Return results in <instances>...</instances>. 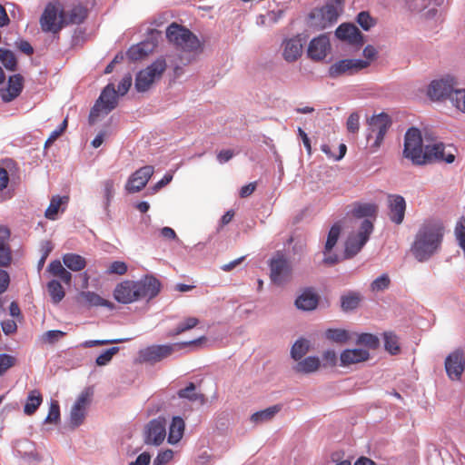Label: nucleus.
Wrapping results in <instances>:
<instances>
[{
  "label": "nucleus",
  "instance_id": "58836bf2",
  "mask_svg": "<svg viewBox=\"0 0 465 465\" xmlns=\"http://www.w3.org/2000/svg\"><path fill=\"white\" fill-rule=\"evenodd\" d=\"M144 69L139 71L135 76L134 87L137 92H146L155 81Z\"/></svg>",
  "mask_w": 465,
  "mask_h": 465
},
{
  "label": "nucleus",
  "instance_id": "7c9ffc66",
  "mask_svg": "<svg viewBox=\"0 0 465 465\" xmlns=\"http://www.w3.org/2000/svg\"><path fill=\"white\" fill-rule=\"evenodd\" d=\"M185 423L180 416H174L169 426L167 441L169 444L174 445L183 438Z\"/></svg>",
  "mask_w": 465,
  "mask_h": 465
},
{
  "label": "nucleus",
  "instance_id": "4be33fe9",
  "mask_svg": "<svg viewBox=\"0 0 465 465\" xmlns=\"http://www.w3.org/2000/svg\"><path fill=\"white\" fill-rule=\"evenodd\" d=\"M306 39L302 35H297L283 43V58L287 62L296 61L302 54L303 45Z\"/></svg>",
  "mask_w": 465,
  "mask_h": 465
},
{
  "label": "nucleus",
  "instance_id": "a211bd4d",
  "mask_svg": "<svg viewBox=\"0 0 465 465\" xmlns=\"http://www.w3.org/2000/svg\"><path fill=\"white\" fill-rule=\"evenodd\" d=\"M331 50V43L327 35L322 34L311 40L307 49V55L312 60L322 61Z\"/></svg>",
  "mask_w": 465,
  "mask_h": 465
},
{
  "label": "nucleus",
  "instance_id": "6ab92c4d",
  "mask_svg": "<svg viewBox=\"0 0 465 465\" xmlns=\"http://www.w3.org/2000/svg\"><path fill=\"white\" fill-rule=\"evenodd\" d=\"M364 301L363 294L357 290H344L339 299L340 309L343 313L356 312Z\"/></svg>",
  "mask_w": 465,
  "mask_h": 465
},
{
  "label": "nucleus",
  "instance_id": "f257e3e1",
  "mask_svg": "<svg viewBox=\"0 0 465 465\" xmlns=\"http://www.w3.org/2000/svg\"><path fill=\"white\" fill-rule=\"evenodd\" d=\"M404 158L411 161L414 165H426L433 163H452L456 156L452 153H446L442 142L424 145L421 131L414 126L410 127L404 135Z\"/></svg>",
  "mask_w": 465,
  "mask_h": 465
},
{
  "label": "nucleus",
  "instance_id": "412c9836",
  "mask_svg": "<svg viewBox=\"0 0 465 465\" xmlns=\"http://www.w3.org/2000/svg\"><path fill=\"white\" fill-rule=\"evenodd\" d=\"M388 208L390 220L395 224H401L405 216V199L400 194H390L388 196Z\"/></svg>",
  "mask_w": 465,
  "mask_h": 465
},
{
  "label": "nucleus",
  "instance_id": "603ef678",
  "mask_svg": "<svg viewBox=\"0 0 465 465\" xmlns=\"http://www.w3.org/2000/svg\"><path fill=\"white\" fill-rule=\"evenodd\" d=\"M60 421V405L57 401L51 400L49 411L45 419L46 424H57Z\"/></svg>",
  "mask_w": 465,
  "mask_h": 465
},
{
  "label": "nucleus",
  "instance_id": "6e6552de",
  "mask_svg": "<svg viewBox=\"0 0 465 465\" xmlns=\"http://www.w3.org/2000/svg\"><path fill=\"white\" fill-rule=\"evenodd\" d=\"M391 125V119L386 113H381L378 115L371 117L369 121L366 139L370 142L373 135H375V140L373 143L371 144L372 149H377L381 146Z\"/></svg>",
  "mask_w": 465,
  "mask_h": 465
},
{
  "label": "nucleus",
  "instance_id": "e2e57ef3",
  "mask_svg": "<svg viewBox=\"0 0 465 465\" xmlns=\"http://www.w3.org/2000/svg\"><path fill=\"white\" fill-rule=\"evenodd\" d=\"M132 75L131 74H126L123 78L122 80L119 82L118 84V86H117V96L118 95H124L130 89L131 85H132Z\"/></svg>",
  "mask_w": 465,
  "mask_h": 465
},
{
  "label": "nucleus",
  "instance_id": "a878e982",
  "mask_svg": "<svg viewBox=\"0 0 465 465\" xmlns=\"http://www.w3.org/2000/svg\"><path fill=\"white\" fill-rule=\"evenodd\" d=\"M16 456L24 460L30 465L40 462L42 458L35 450V444L28 440H19L17 442V449L15 450Z\"/></svg>",
  "mask_w": 465,
  "mask_h": 465
},
{
  "label": "nucleus",
  "instance_id": "e433bc0d",
  "mask_svg": "<svg viewBox=\"0 0 465 465\" xmlns=\"http://www.w3.org/2000/svg\"><path fill=\"white\" fill-rule=\"evenodd\" d=\"M320 359L317 356H308L299 361L295 366V371L302 373H311L320 367Z\"/></svg>",
  "mask_w": 465,
  "mask_h": 465
},
{
  "label": "nucleus",
  "instance_id": "f3484780",
  "mask_svg": "<svg viewBox=\"0 0 465 465\" xmlns=\"http://www.w3.org/2000/svg\"><path fill=\"white\" fill-rule=\"evenodd\" d=\"M59 14L60 12L54 5H47L40 18L41 27L44 32L55 34L64 26V24L61 23Z\"/></svg>",
  "mask_w": 465,
  "mask_h": 465
},
{
  "label": "nucleus",
  "instance_id": "2f4dec72",
  "mask_svg": "<svg viewBox=\"0 0 465 465\" xmlns=\"http://www.w3.org/2000/svg\"><path fill=\"white\" fill-rule=\"evenodd\" d=\"M351 214L356 218H376L377 215V205L371 203H355L354 207L351 211Z\"/></svg>",
  "mask_w": 465,
  "mask_h": 465
},
{
  "label": "nucleus",
  "instance_id": "4d7b16f0",
  "mask_svg": "<svg viewBox=\"0 0 465 465\" xmlns=\"http://www.w3.org/2000/svg\"><path fill=\"white\" fill-rule=\"evenodd\" d=\"M16 358L8 353L0 354V376L16 364Z\"/></svg>",
  "mask_w": 465,
  "mask_h": 465
},
{
  "label": "nucleus",
  "instance_id": "423d86ee",
  "mask_svg": "<svg viewBox=\"0 0 465 465\" xmlns=\"http://www.w3.org/2000/svg\"><path fill=\"white\" fill-rule=\"evenodd\" d=\"M373 229V221L365 219L361 223L358 232L354 235H350L345 242V259H351L361 252L369 241Z\"/></svg>",
  "mask_w": 465,
  "mask_h": 465
},
{
  "label": "nucleus",
  "instance_id": "4c0bfd02",
  "mask_svg": "<svg viewBox=\"0 0 465 465\" xmlns=\"http://www.w3.org/2000/svg\"><path fill=\"white\" fill-rule=\"evenodd\" d=\"M324 337L332 342L344 344L350 340V333L344 329L329 328L325 331Z\"/></svg>",
  "mask_w": 465,
  "mask_h": 465
},
{
  "label": "nucleus",
  "instance_id": "39448f33",
  "mask_svg": "<svg viewBox=\"0 0 465 465\" xmlns=\"http://www.w3.org/2000/svg\"><path fill=\"white\" fill-rule=\"evenodd\" d=\"M204 339V337H201L190 341L147 346L146 348L139 351V360L142 362L154 364L169 357L174 351L184 349L185 347L193 344H197Z\"/></svg>",
  "mask_w": 465,
  "mask_h": 465
},
{
  "label": "nucleus",
  "instance_id": "de8ad7c7",
  "mask_svg": "<svg viewBox=\"0 0 465 465\" xmlns=\"http://www.w3.org/2000/svg\"><path fill=\"white\" fill-rule=\"evenodd\" d=\"M309 351V341L305 339H298L292 347L291 356L293 360H301Z\"/></svg>",
  "mask_w": 465,
  "mask_h": 465
},
{
  "label": "nucleus",
  "instance_id": "a18cd8bd",
  "mask_svg": "<svg viewBox=\"0 0 465 465\" xmlns=\"http://www.w3.org/2000/svg\"><path fill=\"white\" fill-rule=\"evenodd\" d=\"M0 62L8 71L15 72L17 69V59L9 49L0 48Z\"/></svg>",
  "mask_w": 465,
  "mask_h": 465
},
{
  "label": "nucleus",
  "instance_id": "338daca9",
  "mask_svg": "<svg viewBox=\"0 0 465 465\" xmlns=\"http://www.w3.org/2000/svg\"><path fill=\"white\" fill-rule=\"evenodd\" d=\"M360 115L358 113H352L347 119V129L350 133L355 134L359 131L360 127Z\"/></svg>",
  "mask_w": 465,
  "mask_h": 465
},
{
  "label": "nucleus",
  "instance_id": "c9c22d12",
  "mask_svg": "<svg viewBox=\"0 0 465 465\" xmlns=\"http://www.w3.org/2000/svg\"><path fill=\"white\" fill-rule=\"evenodd\" d=\"M64 264L73 272H80L86 266V260L84 257L76 253H65L63 256Z\"/></svg>",
  "mask_w": 465,
  "mask_h": 465
},
{
  "label": "nucleus",
  "instance_id": "6e6d98bb",
  "mask_svg": "<svg viewBox=\"0 0 465 465\" xmlns=\"http://www.w3.org/2000/svg\"><path fill=\"white\" fill-rule=\"evenodd\" d=\"M455 237L459 246L464 252L465 254V218L460 217L455 226L454 230Z\"/></svg>",
  "mask_w": 465,
  "mask_h": 465
},
{
  "label": "nucleus",
  "instance_id": "5fc2aeb1",
  "mask_svg": "<svg viewBox=\"0 0 465 465\" xmlns=\"http://www.w3.org/2000/svg\"><path fill=\"white\" fill-rule=\"evenodd\" d=\"M356 22L364 31H369L376 24L375 19L368 11H361L356 16Z\"/></svg>",
  "mask_w": 465,
  "mask_h": 465
},
{
  "label": "nucleus",
  "instance_id": "c85d7f7f",
  "mask_svg": "<svg viewBox=\"0 0 465 465\" xmlns=\"http://www.w3.org/2000/svg\"><path fill=\"white\" fill-rule=\"evenodd\" d=\"M79 302L88 308L105 307L110 310L114 309V304L112 302L104 299L96 292L91 291H82L79 293Z\"/></svg>",
  "mask_w": 465,
  "mask_h": 465
},
{
  "label": "nucleus",
  "instance_id": "20e7f679",
  "mask_svg": "<svg viewBox=\"0 0 465 465\" xmlns=\"http://www.w3.org/2000/svg\"><path fill=\"white\" fill-rule=\"evenodd\" d=\"M168 41L184 52L203 51V45L199 38L188 28L175 22L166 29Z\"/></svg>",
  "mask_w": 465,
  "mask_h": 465
},
{
  "label": "nucleus",
  "instance_id": "72a5a7b5",
  "mask_svg": "<svg viewBox=\"0 0 465 465\" xmlns=\"http://www.w3.org/2000/svg\"><path fill=\"white\" fill-rule=\"evenodd\" d=\"M68 203L67 196L54 195L50 201V204L45 210V215L47 219L54 221L58 217V213L64 212V208L61 209V205H66Z\"/></svg>",
  "mask_w": 465,
  "mask_h": 465
},
{
  "label": "nucleus",
  "instance_id": "864d4df0",
  "mask_svg": "<svg viewBox=\"0 0 465 465\" xmlns=\"http://www.w3.org/2000/svg\"><path fill=\"white\" fill-rule=\"evenodd\" d=\"M391 285V279L387 273L377 277L370 285L371 292H378L387 290Z\"/></svg>",
  "mask_w": 465,
  "mask_h": 465
},
{
  "label": "nucleus",
  "instance_id": "473e14b6",
  "mask_svg": "<svg viewBox=\"0 0 465 465\" xmlns=\"http://www.w3.org/2000/svg\"><path fill=\"white\" fill-rule=\"evenodd\" d=\"M154 44L148 42H141L135 45L131 46L126 54L132 61H138L145 57L150 52L153 51Z\"/></svg>",
  "mask_w": 465,
  "mask_h": 465
},
{
  "label": "nucleus",
  "instance_id": "aec40b11",
  "mask_svg": "<svg viewBox=\"0 0 465 465\" xmlns=\"http://www.w3.org/2000/svg\"><path fill=\"white\" fill-rule=\"evenodd\" d=\"M24 89V77L15 74L8 78L7 87L0 90V97L5 103H10L17 98Z\"/></svg>",
  "mask_w": 465,
  "mask_h": 465
},
{
  "label": "nucleus",
  "instance_id": "c756f323",
  "mask_svg": "<svg viewBox=\"0 0 465 465\" xmlns=\"http://www.w3.org/2000/svg\"><path fill=\"white\" fill-rule=\"evenodd\" d=\"M370 353L364 349H346L340 355V365L342 367L351 364L365 361L369 359Z\"/></svg>",
  "mask_w": 465,
  "mask_h": 465
},
{
  "label": "nucleus",
  "instance_id": "ddd939ff",
  "mask_svg": "<svg viewBox=\"0 0 465 465\" xmlns=\"http://www.w3.org/2000/svg\"><path fill=\"white\" fill-rule=\"evenodd\" d=\"M135 291L137 301L147 299L152 300L158 295L161 291L160 281L153 275H146L140 281H135Z\"/></svg>",
  "mask_w": 465,
  "mask_h": 465
},
{
  "label": "nucleus",
  "instance_id": "f704fd0d",
  "mask_svg": "<svg viewBox=\"0 0 465 465\" xmlns=\"http://www.w3.org/2000/svg\"><path fill=\"white\" fill-rule=\"evenodd\" d=\"M42 402L43 396L41 392L38 390L30 391L24 406V412L26 415H33L37 411Z\"/></svg>",
  "mask_w": 465,
  "mask_h": 465
},
{
  "label": "nucleus",
  "instance_id": "ea45409f",
  "mask_svg": "<svg viewBox=\"0 0 465 465\" xmlns=\"http://www.w3.org/2000/svg\"><path fill=\"white\" fill-rule=\"evenodd\" d=\"M341 232V225L340 224V223H335L334 224L331 225V229L329 230L327 240L324 245V254H327L332 251L333 247L336 245L339 240Z\"/></svg>",
  "mask_w": 465,
  "mask_h": 465
},
{
  "label": "nucleus",
  "instance_id": "1a4fd4ad",
  "mask_svg": "<svg viewBox=\"0 0 465 465\" xmlns=\"http://www.w3.org/2000/svg\"><path fill=\"white\" fill-rule=\"evenodd\" d=\"M370 62L363 59H341L332 64L328 69L331 78H338L341 75H352L367 68Z\"/></svg>",
  "mask_w": 465,
  "mask_h": 465
},
{
  "label": "nucleus",
  "instance_id": "c03bdc74",
  "mask_svg": "<svg viewBox=\"0 0 465 465\" xmlns=\"http://www.w3.org/2000/svg\"><path fill=\"white\" fill-rule=\"evenodd\" d=\"M167 67L166 60L163 56L158 57L155 61H153L150 65H148L144 70L153 78L159 79L163 73L165 71Z\"/></svg>",
  "mask_w": 465,
  "mask_h": 465
},
{
  "label": "nucleus",
  "instance_id": "052dcab7",
  "mask_svg": "<svg viewBox=\"0 0 465 465\" xmlns=\"http://www.w3.org/2000/svg\"><path fill=\"white\" fill-rule=\"evenodd\" d=\"M128 270L127 264L122 261H114L109 264L105 272L107 274L124 275Z\"/></svg>",
  "mask_w": 465,
  "mask_h": 465
},
{
  "label": "nucleus",
  "instance_id": "5701e85b",
  "mask_svg": "<svg viewBox=\"0 0 465 465\" xmlns=\"http://www.w3.org/2000/svg\"><path fill=\"white\" fill-rule=\"evenodd\" d=\"M335 35L341 41H347L351 45H362L364 35L359 28L352 24H341L335 30Z\"/></svg>",
  "mask_w": 465,
  "mask_h": 465
},
{
  "label": "nucleus",
  "instance_id": "79ce46f5",
  "mask_svg": "<svg viewBox=\"0 0 465 465\" xmlns=\"http://www.w3.org/2000/svg\"><path fill=\"white\" fill-rule=\"evenodd\" d=\"M178 397L181 399H186L190 401H200L202 403L204 401L203 394L196 391V385L193 382H189L183 389H180L177 392Z\"/></svg>",
  "mask_w": 465,
  "mask_h": 465
},
{
  "label": "nucleus",
  "instance_id": "69168bd1",
  "mask_svg": "<svg viewBox=\"0 0 465 465\" xmlns=\"http://www.w3.org/2000/svg\"><path fill=\"white\" fill-rule=\"evenodd\" d=\"M66 127H67V120L64 119L62 122V124L58 126V128H56L55 130H54L51 133V134L45 141V147L50 146L64 133V131L65 130Z\"/></svg>",
  "mask_w": 465,
  "mask_h": 465
},
{
  "label": "nucleus",
  "instance_id": "0e129e2a",
  "mask_svg": "<svg viewBox=\"0 0 465 465\" xmlns=\"http://www.w3.org/2000/svg\"><path fill=\"white\" fill-rule=\"evenodd\" d=\"M173 451L172 450L159 451L153 460V465H165L173 459Z\"/></svg>",
  "mask_w": 465,
  "mask_h": 465
},
{
  "label": "nucleus",
  "instance_id": "13d9d810",
  "mask_svg": "<svg viewBox=\"0 0 465 465\" xmlns=\"http://www.w3.org/2000/svg\"><path fill=\"white\" fill-rule=\"evenodd\" d=\"M119 351V347H111L102 352L95 360L98 366L107 365L113 359V356Z\"/></svg>",
  "mask_w": 465,
  "mask_h": 465
},
{
  "label": "nucleus",
  "instance_id": "8fccbe9b",
  "mask_svg": "<svg viewBox=\"0 0 465 465\" xmlns=\"http://www.w3.org/2000/svg\"><path fill=\"white\" fill-rule=\"evenodd\" d=\"M384 348L391 355H396L400 352V346L398 337L392 332H384Z\"/></svg>",
  "mask_w": 465,
  "mask_h": 465
},
{
  "label": "nucleus",
  "instance_id": "774afa93",
  "mask_svg": "<svg viewBox=\"0 0 465 465\" xmlns=\"http://www.w3.org/2000/svg\"><path fill=\"white\" fill-rule=\"evenodd\" d=\"M173 173L174 171H168L167 173H165L163 177L152 187L153 192L156 193L164 186H166L167 184H169L173 178Z\"/></svg>",
  "mask_w": 465,
  "mask_h": 465
},
{
  "label": "nucleus",
  "instance_id": "a19ab883",
  "mask_svg": "<svg viewBox=\"0 0 465 465\" xmlns=\"http://www.w3.org/2000/svg\"><path fill=\"white\" fill-rule=\"evenodd\" d=\"M47 291L51 297L52 302L54 304L59 303L65 296V292L61 282L54 279L48 282Z\"/></svg>",
  "mask_w": 465,
  "mask_h": 465
},
{
  "label": "nucleus",
  "instance_id": "49530a36",
  "mask_svg": "<svg viewBox=\"0 0 465 465\" xmlns=\"http://www.w3.org/2000/svg\"><path fill=\"white\" fill-rule=\"evenodd\" d=\"M199 323V320L195 317H188L183 322H180L173 330L168 332L169 337L177 336L186 331L194 328Z\"/></svg>",
  "mask_w": 465,
  "mask_h": 465
},
{
  "label": "nucleus",
  "instance_id": "bf43d9fd",
  "mask_svg": "<svg viewBox=\"0 0 465 465\" xmlns=\"http://www.w3.org/2000/svg\"><path fill=\"white\" fill-rule=\"evenodd\" d=\"M131 339H114V340H88L84 341L81 346L84 348H93L96 346H101L104 344H112V343H121L124 341H128Z\"/></svg>",
  "mask_w": 465,
  "mask_h": 465
},
{
  "label": "nucleus",
  "instance_id": "9d476101",
  "mask_svg": "<svg viewBox=\"0 0 465 465\" xmlns=\"http://www.w3.org/2000/svg\"><path fill=\"white\" fill-rule=\"evenodd\" d=\"M456 82L453 76L446 75L440 79L431 81L428 88V95L431 100L440 101L450 98L457 89L454 88Z\"/></svg>",
  "mask_w": 465,
  "mask_h": 465
},
{
  "label": "nucleus",
  "instance_id": "bb28decb",
  "mask_svg": "<svg viewBox=\"0 0 465 465\" xmlns=\"http://www.w3.org/2000/svg\"><path fill=\"white\" fill-rule=\"evenodd\" d=\"M86 17L87 8L82 5L73 6V8L69 12L61 10L59 14L61 23L64 24V25H80L84 23Z\"/></svg>",
  "mask_w": 465,
  "mask_h": 465
},
{
  "label": "nucleus",
  "instance_id": "9b49d317",
  "mask_svg": "<svg viewBox=\"0 0 465 465\" xmlns=\"http://www.w3.org/2000/svg\"><path fill=\"white\" fill-rule=\"evenodd\" d=\"M166 419L157 417L151 420L144 428L143 442L146 445L159 446L166 437Z\"/></svg>",
  "mask_w": 465,
  "mask_h": 465
},
{
  "label": "nucleus",
  "instance_id": "0eeeda50",
  "mask_svg": "<svg viewBox=\"0 0 465 465\" xmlns=\"http://www.w3.org/2000/svg\"><path fill=\"white\" fill-rule=\"evenodd\" d=\"M118 104V96L114 84L110 83L104 87L98 99L89 113V123L94 124L102 111L105 114L112 112Z\"/></svg>",
  "mask_w": 465,
  "mask_h": 465
},
{
  "label": "nucleus",
  "instance_id": "2eb2a0df",
  "mask_svg": "<svg viewBox=\"0 0 465 465\" xmlns=\"http://www.w3.org/2000/svg\"><path fill=\"white\" fill-rule=\"evenodd\" d=\"M153 167L152 165H145L135 171L128 179L125 184V190L129 193L140 192L145 187L148 181L153 174Z\"/></svg>",
  "mask_w": 465,
  "mask_h": 465
},
{
  "label": "nucleus",
  "instance_id": "393cba45",
  "mask_svg": "<svg viewBox=\"0 0 465 465\" xmlns=\"http://www.w3.org/2000/svg\"><path fill=\"white\" fill-rule=\"evenodd\" d=\"M10 235L9 228L0 225V267H7L12 262V250L9 244Z\"/></svg>",
  "mask_w": 465,
  "mask_h": 465
},
{
  "label": "nucleus",
  "instance_id": "3c124183",
  "mask_svg": "<svg viewBox=\"0 0 465 465\" xmlns=\"http://www.w3.org/2000/svg\"><path fill=\"white\" fill-rule=\"evenodd\" d=\"M357 344L365 345L370 349L375 350L380 346L378 337L371 333L362 332L358 335L356 340Z\"/></svg>",
  "mask_w": 465,
  "mask_h": 465
},
{
  "label": "nucleus",
  "instance_id": "f03ea898",
  "mask_svg": "<svg viewBox=\"0 0 465 465\" xmlns=\"http://www.w3.org/2000/svg\"><path fill=\"white\" fill-rule=\"evenodd\" d=\"M443 227L435 222L424 223L416 234L411 252L420 262L428 261L440 248Z\"/></svg>",
  "mask_w": 465,
  "mask_h": 465
},
{
  "label": "nucleus",
  "instance_id": "4468645a",
  "mask_svg": "<svg viewBox=\"0 0 465 465\" xmlns=\"http://www.w3.org/2000/svg\"><path fill=\"white\" fill-rule=\"evenodd\" d=\"M269 267L271 272L270 277L273 283L283 285L289 281L291 270L287 260L282 255L272 257L270 260Z\"/></svg>",
  "mask_w": 465,
  "mask_h": 465
},
{
  "label": "nucleus",
  "instance_id": "dca6fc26",
  "mask_svg": "<svg viewBox=\"0 0 465 465\" xmlns=\"http://www.w3.org/2000/svg\"><path fill=\"white\" fill-rule=\"evenodd\" d=\"M89 399L90 394L87 391L81 392L76 399L70 411V427L72 429L78 428L84 423Z\"/></svg>",
  "mask_w": 465,
  "mask_h": 465
},
{
  "label": "nucleus",
  "instance_id": "680f3d73",
  "mask_svg": "<svg viewBox=\"0 0 465 465\" xmlns=\"http://www.w3.org/2000/svg\"><path fill=\"white\" fill-rule=\"evenodd\" d=\"M453 104L465 114V89H458L452 95Z\"/></svg>",
  "mask_w": 465,
  "mask_h": 465
},
{
  "label": "nucleus",
  "instance_id": "09e8293b",
  "mask_svg": "<svg viewBox=\"0 0 465 465\" xmlns=\"http://www.w3.org/2000/svg\"><path fill=\"white\" fill-rule=\"evenodd\" d=\"M114 196V183L113 180H105L104 182V209L106 215L109 216V206Z\"/></svg>",
  "mask_w": 465,
  "mask_h": 465
},
{
  "label": "nucleus",
  "instance_id": "37998d69",
  "mask_svg": "<svg viewBox=\"0 0 465 465\" xmlns=\"http://www.w3.org/2000/svg\"><path fill=\"white\" fill-rule=\"evenodd\" d=\"M281 410L280 405H273L267 409L254 412L251 416V420L254 423H262L270 420Z\"/></svg>",
  "mask_w": 465,
  "mask_h": 465
},
{
  "label": "nucleus",
  "instance_id": "b1692460",
  "mask_svg": "<svg viewBox=\"0 0 465 465\" xmlns=\"http://www.w3.org/2000/svg\"><path fill=\"white\" fill-rule=\"evenodd\" d=\"M135 281L126 280L116 285L114 291V299L123 304H129L137 301Z\"/></svg>",
  "mask_w": 465,
  "mask_h": 465
},
{
  "label": "nucleus",
  "instance_id": "f8f14e48",
  "mask_svg": "<svg viewBox=\"0 0 465 465\" xmlns=\"http://www.w3.org/2000/svg\"><path fill=\"white\" fill-rule=\"evenodd\" d=\"M445 371L451 381H460L465 370L464 351L458 348L451 351L445 359Z\"/></svg>",
  "mask_w": 465,
  "mask_h": 465
},
{
  "label": "nucleus",
  "instance_id": "7ed1b4c3",
  "mask_svg": "<svg viewBox=\"0 0 465 465\" xmlns=\"http://www.w3.org/2000/svg\"><path fill=\"white\" fill-rule=\"evenodd\" d=\"M344 0H327L321 7H315L308 15L310 27L323 30L337 23L343 8Z\"/></svg>",
  "mask_w": 465,
  "mask_h": 465
},
{
  "label": "nucleus",
  "instance_id": "cd10ccee",
  "mask_svg": "<svg viewBox=\"0 0 465 465\" xmlns=\"http://www.w3.org/2000/svg\"><path fill=\"white\" fill-rule=\"evenodd\" d=\"M320 296L310 288L305 289L295 300L297 309L304 312L313 311L317 308Z\"/></svg>",
  "mask_w": 465,
  "mask_h": 465
}]
</instances>
